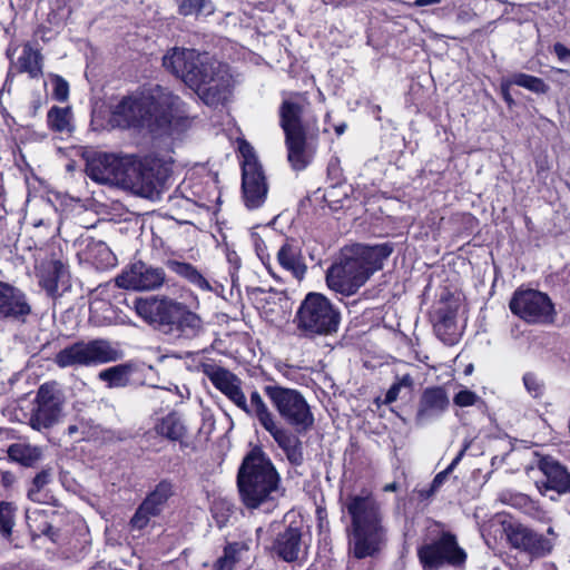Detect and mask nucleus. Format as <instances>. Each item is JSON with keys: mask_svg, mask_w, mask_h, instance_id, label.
<instances>
[{"mask_svg": "<svg viewBox=\"0 0 570 570\" xmlns=\"http://www.w3.org/2000/svg\"><path fill=\"white\" fill-rule=\"evenodd\" d=\"M503 98H504V100H505L509 105H511V104L513 102V99L511 98V96H510L509 91H508V90H505L504 88H503Z\"/></svg>", "mask_w": 570, "mask_h": 570, "instance_id": "nucleus-51", "label": "nucleus"}, {"mask_svg": "<svg viewBox=\"0 0 570 570\" xmlns=\"http://www.w3.org/2000/svg\"><path fill=\"white\" fill-rule=\"evenodd\" d=\"M397 483L396 482H392V483H387L386 485H384L383 488V491L385 492H394L397 490Z\"/></svg>", "mask_w": 570, "mask_h": 570, "instance_id": "nucleus-48", "label": "nucleus"}, {"mask_svg": "<svg viewBox=\"0 0 570 570\" xmlns=\"http://www.w3.org/2000/svg\"><path fill=\"white\" fill-rule=\"evenodd\" d=\"M340 320V313L335 311L328 299L323 296V334L336 332Z\"/></svg>", "mask_w": 570, "mask_h": 570, "instance_id": "nucleus-40", "label": "nucleus"}, {"mask_svg": "<svg viewBox=\"0 0 570 570\" xmlns=\"http://www.w3.org/2000/svg\"><path fill=\"white\" fill-rule=\"evenodd\" d=\"M14 66L19 72H26L30 78H39L42 76V55L28 42L23 45Z\"/></svg>", "mask_w": 570, "mask_h": 570, "instance_id": "nucleus-29", "label": "nucleus"}, {"mask_svg": "<svg viewBox=\"0 0 570 570\" xmlns=\"http://www.w3.org/2000/svg\"><path fill=\"white\" fill-rule=\"evenodd\" d=\"M392 253L387 244L365 246L355 244L342 249L340 259L326 274L328 287L345 294H354L370 276L382 267Z\"/></svg>", "mask_w": 570, "mask_h": 570, "instance_id": "nucleus-4", "label": "nucleus"}, {"mask_svg": "<svg viewBox=\"0 0 570 570\" xmlns=\"http://www.w3.org/2000/svg\"><path fill=\"white\" fill-rule=\"evenodd\" d=\"M173 494V482L161 480L137 508L129 522L131 529L138 531L145 529L151 518L158 517L163 512L167 501Z\"/></svg>", "mask_w": 570, "mask_h": 570, "instance_id": "nucleus-18", "label": "nucleus"}, {"mask_svg": "<svg viewBox=\"0 0 570 570\" xmlns=\"http://www.w3.org/2000/svg\"><path fill=\"white\" fill-rule=\"evenodd\" d=\"M122 353L109 341L96 338L91 341H78L60 350L53 358L60 368L91 367L119 361Z\"/></svg>", "mask_w": 570, "mask_h": 570, "instance_id": "nucleus-9", "label": "nucleus"}, {"mask_svg": "<svg viewBox=\"0 0 570 570\" xmlns=\"http://www.w3.org/2000/svg\"><path fill=\"white\" fill-rule=\"evenodd\" d=\"M167 267L178 276L183 277L197 288L204 292H210L212 285L204 277V275L190 263L180 262L177 259H168L166 262Z\"/></svg>", "mask_w": 570, "mask_h": 570, "instance_id": "nucleus-28", "label": "nucleus"}, {"mask_svg": "<svg viewBox=\"0 0 570 570\" xmlns=\"http://www.w3.org/2000/svg\"><path fill=\"white\" fill-rule=\"evenodd\" d=\"M14 481V475L9 471H0L1 493L7 490Z\"/></svg>", "mask_w": 570, "mask_h": 570, "instance_id": "nucleus-45", "label": "nucleus"}, {"mask_svg": "<svg viewBox=\"0 0 570 570\" xmlns=\"http://www.w3.org/2000/svg\"><path fill=\"white\" fill-rule=\"evenodd\" d=\"M244 549V546L238 542L228 543L222 557L215 563L216 570H233L238 561V554Z\"/></svg>", "mask_w": 570, "mask_h": 570, "instance_id": "nucleus-37", "label": "nucleus"}, {"mask_svg": "<svg viewBox=\"0 0 570 570\" xmlns=\"http://www.w3.org/2000/svg\"><path fill=\"white\" fill-rule=\"evenodd\" d=\"M69 86L66 80L61 77H57L55 80L53 96L59 101H65L68 98Z\"/></svg>", "mask_w": 570, "mask_h": 570, "instance_id": "nucleus-44", "label": "nucleus"}, {"mask_svg": "<svg viewBox=\"0 0 570 570\" xmlns=\"http://www.w3.org/2000/svg\"><path fill=\"white\" fill-rule=\"evenodd\" d=\"M115 282L119 288L124 289L157 291L166 282V272L163 267L137 261L126 266Z\"/></svg>", "mask_w": 570, "mask_h": 570, "instance_id": "nucleus-16", "label": "nucleus"}, {"mask_svg": "<svg viewBox=\"0 0 570 570\" xmlns=\"http://www.w3.org/2000/svg\"><path fill=\"white\" fill-rule=\"evenodd\" d=\"M307 117L308 106L302 97L285 100L281 107V126L285 132L287 160L294 170L305 169L311 161L305 147Z\"/></svg>", "mask_w": 570, "mask_h": 570, "instance_id": "nucleus-8", "label": "nucleus"}, {"mask_svg": "<svg viewBox=\"0 0 570 570\" xmlns=\"http://www.w3.org/2000/svg\"><path fill=\"white\" fill-rule=\"evenodd\" d=\"M346 509L353 527L350 551L357 559L375 556L385 542L381 504L371 492L362 491L348 498Z\"/></svg>", "mask_w": 570, "mask_h": 570, "instance_id": "nucleus-5", "label": "nucleus"}, {"mask_svg": "<svg viewBox=\"0 0 570 570\" xmlns=\"http://www.w3.org/2000/svg\"><path fill=\"white\" fill-rule=\"evenodd\" d=\"M51 474L49 470H42L32 480V484L28 490V498L37 503H47L50 499L46 491V485L50 482Z\"/></svg>", "mask_w": 570, "mask_h": 570, "instance_id": "nucleus-34", "label": "nucleus"}, {"mask_svg": "<svg viewBox=\"0 0 570 570\" xmlns=\"http://www.w3.org/2000/svg\"><path fill=\"white\" fill-rule=\"evenodd\" d=\"M156 431L170 441H179L186 433L181 419L176 413H170L163 417L156 425Z\"/></svg>", "mask_w": 570, "mask_h": 570, "instance_id": "nucleus-32", "label": "nucleus"}, {"mask_svg": "<svg viewBox=\"0 0 570 570\" xmlns=\"http://www.w3.org/2000/svg\"><path fill=\"white\" fill-rule=\"evenodd\" d=\"M315 515L317 520H321V507H316L315 509Z\"/></svg>", "mask_w": 570, "mask_h": 570, "instance_id": "nucleus-55", "label": "nucleus"}, {"mask_svg": "<svg viewBox=\"0 0 570 570\" xmlns=\"http://www.w3.org/2000/svg\"><path fill=\"white\" fill-rule=\"evenodd\" d=\"M163 66L208 106L223 104L230 94L233 78L228 66L207 52L173 48L164 56Z\"/></svg>", "mask_w": 570, "mask_h": 570, "instance_id": "nucleus-1", "label": "nucleus"}, {"mask_svg": "<svg viewBox=\"0 0 570 570\" xmlns=\"http://www.w3.org/2000/svg\"><path fill=\"white\" fill-rule=\"evenodd\" d=\"M297 327L305 336L321 334V294L309 293L296 314Z\"/></svg>", "mask_w": 570, "mask_h": 570, "instance_id": "nucleus-23", "label": "nucleus"}, {"mask_svg": "<svg viewBox=\"0 0 570 570\" xmlns=\"http://www.w3.org/2000/svg\"><path fill=\"white\" fill-rule=\"evenodd\" d=\"M71 111L69 108L53 106L47 115V122L50 129L53 131H66L70 130Z\"/></svg>", "mask_w": 570, "mask_h": 570, "instance_id": "nucleus-35", "label": "nucleus"}, {"mask_svg": "<svg viewBox=\"0 0 570 570\" xmlns=\"http://www.w3.org/2000/svg\"><path fill=\"white\" fill-rule=\"evenodd\" d=\"M278 474L271 460L259 450H253L243 460L237 484L244 504L257 509L275 500L278 494Z\"/></svg>", "mask_w": 570, "mask_h": 570, "instance_id": "nucleus-6", "label": "nucleus"}, {"mask_svg": "<svg viewBox=\"0 0 570 570\" xmlns=\"http://www.w3.org/2000/svg\"><path fill=\"white\" fill-rule=\"evenodd\" d=\"M65 395L58 383L42 384L36 396V406L30 416V426L37 431L57 424L63 413Z\"/></svg>", "mask_w": 570, "mask_h": 570, "instance_id": "nucleus-13", "label": "nucleus"}, {"mask_svg": "<svg viewBox=\"0 0 570 570\" xmlns=\"http://www.w3.org/2000/svg\"><path fill=\"white\" fill-rule=\"evenodd\" d=\"M543 479L537 482L542 493L556 491L558 494L570 493V472L566 466L551 458H543L539 462Z\"/></svg>", "mask_w": 570, "mask_h": 570, "instance_id": "nucleus-21", "label": "nucleus"}, {"mask_svg": "<svg viewBox=\"0 0 570 570\" xmlns=\"http://www.w3.org/2000/svg\"><path fill=\"white\" fill-rule=\"evenodd\" d=\"M279 265L291 272L297 279H302L306 272L305 264L302 263L299 249L293 243L286 242L277 253Z\"/></svg>", "mask_w": 570, "mask_h": 570, "instance_id": "nucleus-27", "label": "nucleus"}, {"mask_svg": "<svg viewBox=\"0 0 570 570\" xmlns=\"http://www.w3.org/2000/svg\"><path fill=\"white\" fill-rule=\"evenodd\" d=\"M4 194L3 174L0 173V198Z\"/></svg>", "mask_w": 570, "mask_h": 570, "instance_id": "nucleus-53", "label": "nucleus"}, {"mask_svg": "<svg viewBox=\"0 0 570 570\" xmlns=\"http://www.w3.org/2000/svg\"><path fill=\"white\" fill-rule=\"evenodd\" d=\"M478 401L480 396L468 389L460 390L453 397V403L460 407L472 406Z\"/></svg>", "mask_w": 570, "mask_h": 570, "instance_id": "nucleus-42", "label": "nucleus"}, {"mask_svg": "<svg viewBox=\"0 0 570 570\" xmlns=\"http://www.w3.org/2000/svg\"><path fill=\"white\" fill-rule=\"evenodd\" d=\"M507 535L513 548L522 550L533 558L544 557L553 549L552 539L522 524L510 525Z\"/></svg>", "mask_w": 570, "mask_h": 570, "instance_id": "nucleus-19", "label": "nucleus"}, {"mask_svg": "<svg viewBox=\"0 0 570 570\" xmlns=\"http://www.w3.org/2000/svg\"><path fill=\"white\" fill-rule=\"evenodd\" d=\"M332 174L335 176V178H338L340 170L334 165L330 164L328 165V175H332Z\"/></svg>", "mask_w": 570, "mask_h": 570, "instance_id": "nucleus-50", "label": "nucleus"}, {"mask_svg": "<svg viewBox=\"0 0 570 570\" xmlns=\"http://www.w3.org/2000/svg\"><path fill=\"white\" fill-rule=\"evenodd\" d=\"M511 85L525 88L534 94H547L549 86L541 79L527 73H514L510 80Z\"/></svg>", "mask_w": 570, "mask_h": 570, "instance_id": "nucleus-36", "label": "nucleus"}, {"mask_svg": "<svg viewBox=\"0 0 570 570\" xmlns=\"http://www.w3.org/2000/svg\"><path fill=\"white\" fill-rule=\"evenodd\" d=\"M67 276L65 265L55 261L42 268L39 283L50 296H55L60 288V284L65 285Z\"/></svg>", "mask_w": 570, "mask_h": 570, "instance_id": "nucleus-26", "label": "nucleus"}, {"mask_svg": "<svg viewBox=\"0 0 570 570\" xmlns=\"http://www.w3.org/2000/svg\"><path fill=\"white\" fill-rule=\"evenodd\" d=\"M4 218L0 217V232L4 228Z\"/></svg>", "mask_w": 570, "mask_h": 570, "instance_id": "nucleus-56", "label": "nucleus"}, {"mask_svg": "<svg viewBox=\"0 0 570 570\" xmlns=\"http://www.w3.org/2000/svg\"><path fill=\"white\" fill-rule=\"evenodd\" d=\"M202 372L208 377L212 384L239 410L249 416L256 417L257 410L254 403V395L262 399L257 391L250 393V402L248 403L242 389L243 382L233 372L214 363H203Z\"/></svg>", "mask_w": 570, "mask_h": 570, "instance_id": "nucleus-12", "label": "nucleus"}, {"mask_svg": "<svg viewBox=\"0 0 570 570\" xmlns=\"http://www.w3.org/2000/svg\"><path fill=\"white\" fill-rule=\"evenodd\" d=\"M471 371H472V365H469V366L466 367V370H465V373H466V374H469V373H471Z\"/></svg>", "mask_w": 570, "mask_h": 570, "instance_id": "nucleus-58", "label": "nucleus"}, {"mask_svg": "<svg viewBox=\"0 0 570 570\" xmlns=\"http://www.w3.org/2000/svg\"><path fill=\"white\" fill-rule=\"evenodd\" d=\"M417 557L424 570H440L444 566L461 567L466 560L465 551L450 532H442L431 542L422 544Z\"/></svg>", "mask_w": 570, "mask_h": 570, "instance_id": "nucleus-10", "label": "nucleus"}, {"mask_svg": "<svg viewBox=\"0 0 570 570\" xmlns=\"http://www.w3.org/2000/svg\"><path fill=\"white\" fill-rule=\"evenodd\" d=\"M547 538L552 539L553 543L556 542L558 534L556 533L554 529L552 527L548 528L547 530Z\"/></svg>", "mask_w": 570, "mask_h": 570, "instance_id": "nucleus-49", "label": "nucleus"}, {"mask_svg": "<svg viewBox=\"0 0 570 570\" xmlns=\"http://www.w3.org/2000/svg\"><path fill=\"white\" fill-rule=\"evenodd\" d=\"M77 432H78V428H77V425H70V426L68 428V434H69V435H73V434H75V433H77Z\"/></svg>", "mask_w": 570, "mask_h": 570, "instance_id": "nucleus-54", "label": "nucleus"}, {"mask_svg": "<svg viewBox=\"0 0 570 570\" xmlns=\"http://www.w3.org/2000/svg\"><path fill=\"white\" fill-rule=\"evenodd\" d=\"M345 128H346V125L345 124H341L338 126H335V131H336L337 135H342L345 131Z\"/></svg>", "mask_w": 570, "mask_h": 570, "instance_id": "nucleus-52", "label": "nucleus"}, {"mask_svg": "<svg viewBox=\"0 0 570 570\" xmlns=\"http://www.w3.org/2000/svg\"><path fill=\"white\" fill-rule=\"evenodd\" d=\"M185 105L178 96L155 86L124 97L115 107L111 122L119 128H147L168 131L185 118Z\"/></svg>", "mask_w": 570, "mask_h": 570, "instance_id": "nucleus-2", "label": "nucleus"}, {"mask_svg": "<svg viewBox=\"0 0 570 570\" xmlns=\"http://www.w3.org/2000/svg\"><path fill=\"white\" fill-rule=\"evenodd\" d=\"M86 173L99 184L151 190L165 184L170 169L158 159L141 163L132 157L100 153L87 160Z\"/></svg>", "mask_w": 570, "mask_h": 570, "instance_id": "nucleus-3", "label": "nucleus"}, {"mask_svg": "<svg viewBox=\"0 0 570 570\" xmlns=\"http://www.w3.org/2000/svg\"><path fill=\"white\" fill-rule=\"evenodd\" d=\"M177 4L178 12L185 17H207L215 11L212 0H177Z\"/></svg>", "mask_w": 570, "mask_h": 570, "instance_id": "nucleus-33", "label": "nucleus"}, {"mask_svg": "<svg viewBox=\"0 0 570 570\" xmlns=\"http://www.w3.org/2000/svg\"><path fill=\"white\" fill-rule=\"evenodd\" d=\"M301 527V520L289 521L286 529L281 532L274 541V552L286 562H293L299 559L302 553Z\"/></svg>", "mask_w": 570, "mask_h": 570, "instance_id": "nucleus-24", "label": "nucleus"}, {"mask_svg": "<svg viewBox=\"0 0 570 570\" xmlns=\"http://www.w3.org/2000/svg\"><path fill=\"white\" fill-rule=\"evenodd\" d=\"M265 393L281 416L298 431L307 430L314 422L313 414L303 395L296 390L267 385Z\"/></svg>", "mask_w": 570, "mask_h": 570, "instance_id": "nucleus-11", "label": "nucleus"}, {"mask_svg": "<svg viewBox=\"0 0 570 570\" xmlns=\"http://www.w3.org/2000/svg\"><path fill=\"white\" fill-rule=\"evenodd\" d=\"M511 312L533 324H549L554 318V307L549 296L535 289L517 291L509 304Z\"/></svg>", "mask_w": 570, "mask_h": 570, "instance_id": "nucleus-15", "label": "nucleus"}, {"mask_svg": "<svg viewBox=\"0 0 570 570\" xmlns=\"http://www.w3.org/2000/svg\"><path fill=\"white\" fill-rule=\"evenodd\" d=\"M433 320L436 336L446 345L455 344L460 337L456 308L444 304L435 309Z\"/></svg>", "mask_w": 570, "mask_h": 570, "instance_id": "nucleus-25", "label": "nucleus"}, {"mask_svg": "<svg viewBox=\"0 0 570 570\" xmlns=\"http://www.w3.org/2000/svg\"><path fill=\"white\" fill-rule=\"evenodd\" d=\"M7 55H8L9 57H11V49H10V48L7 50Z\"/></svg>", "mask_w": 570, "mask_h": 570, "instance_id": "nucleus-60", "label": "nucleus"}, {"mask_svg": "<svg viewBox=\"0 0 570 570\" xmlns=\"http://www.w3.org/2000/svg\"><path fill=\"white\" fill-rule=\"evenodd\" d=\"M470 448V442H465V444L463 445L462 450L458 453V455L452 460V462L450 463V465L443 470L442 472L438 473L432 483H431V487H430V490L426 492V495L430 497V495H433L441 487L442 484L444 483V481L446 480L448 475L455 469V466L460 463V461L462 460V458L464 456L466 450Z\"/></svg>", "mask_w": 570, "mask_h": 570, "instance_id": "nucleus-39", "label": "nucleus"}, {"mask_svg": "<svg viewBox=\"0 0 570 570\" xmlns=\"http://www.w3.org/2000/svg\"><path fill=\"white\" fill-rule=\"evenodd\" d=\"M13 507L8 502H0V533L8 538L13 527Z\"/></svg>", "mask_w": 570, "mask_h": 570, "instance_id": "nucleus-41", "label": "nucleus"}, {"mask_svg": "<svg viewBox=\"0 0 570 570\" xmlns=\"http://www.w3.org/2000/svg\"><path fill=\"white\" fill-rule=\"evenodd\" d=\"M292 517H295V514L287 513V514L285 515V521H287V520H288L289 518H292Z\"/></svg>", "mask_w": 570, "mask_h": 570, "instance_id": "nucleus-57", "label": "nucleus"}, {"mask_svg": "<svg viewBox=\"0 0 570 570\" xmlns=\"http://www.w3.org/2000/svg\"><path fill=\"white\" fill-rule=\"evenodd\" d=\"M553 51L554 53L557 55V57L564 61L567 60L568 58H570V50L562 43L560 42H557L554 46H553Z\"/></svg>", "mask_w": 570, "mask_h": 570, "instance_id": "nucleus-46", "label": "nucleus"}, {"mask_svg": "<svg viewBox=\"0 0 570 570\" xmlns=\"http://www.w3.org/2000/svg\"><path fill=\"white\" fill-rule=\"evenodd\" d=\"M132 367L128 364H119L99 372L100 381L106 382L109 389L125 387L129 384Z\"/></svg>", "mask_w": 570, "mask_h": 570, "instance_id": "nucleus-31", "label": "nucleus"}, {"mask_svg": "<svg viewBox=\"0 0 570 570\" xmlns=\"http://www.w3.org/2000/svg\"><path fill=\"white\" fill-rule=\"evenodd\" d=\"M136 313L148 323L171 325L178 337L194 340L205 332L202 317L185 304L163 296L138 298L135 302Z\"/></svg>", "mask_w": 570, "mask_h": 570, "instance_id": "nucleus-7", "label": "nucleus"}, {"mask_svg": "<svg viewBox=\"0 0 570 570\" xmlns=\"http://www.w3.org/2000/svg\"><path fill=\"white\" fill-rule=\"evenodd\" d=\"M442 0H415L413 4L415 7H425L440 3Z\"/></svg>", "mask_w": 570, "mask_h": 570, "instance_id": "nucleus-47", "label": "nucleus"}, {"mask_svg": "<svg viewBox=\"0 0 570 570\" xmlns=\"http://www.w3.org/2000/svg\"><path fill=\"white\" fill-rule=\"evenodd\" d=\"M31 313L27 296L20 289L0 282V320L24 321Z\"/></svg>", "mask_w": 570, "mask_h": 570, "instance_id": "nucleus-22", "label": "nucleus"}, {"mask_svg": "<svg viewBox=\"0 0 570 570\" xmlns=\"http://www.w3.org/2000/svg\"><path fill=\"white\" fill-rule=\"evenodd\" d=\"M450 400L443 387H426L419 401L415 414L416 424L423 425L441 416L449 407Z\"/></svg>", "mask_w": 570, "mask_h": 570, "instance_id": "nucleus-20", "label": "nucleus"}, {"mask_svg": "<svg viewBox=\"0 0 570 570\" xmlns=\"http://www.w3.org/2000/svg\"><path fill=\"white\" fill-rule=\"evenodd\" d=\"M244 157L242 164V189L245 205L249 209L261 207L267 196L268 187L261 164L254 155L252 147L244 142L240 146Z\"/></svg>", "mask_w": 570, "mask_h": 570, "instance_id": "nucleus-14", "label": "nucleus"}, {"mask_svg": "<svg viewBox=\"0 0 570 570\" xmlns=\"http://www.w3.org/2000/svg\"><path fill=\"white\" fill-rule=\"evenodd\" d=\"M414 386V380L410 374H404L401 377H397L396 381L391 385L387 390L384 399L385 404H391L395 402L402 391H406V393H411Z\"/></svg>", "mask_w": 570, "mask_h": 570, "instance_id": "nucleus-38", "label": "nucleus"}, {"mask_svg": "<svg viewBox=\"0 0 570 570\" xmlns=\"http://www.w3.org/2000/svg\"><path fill=\"white\" fill-rule=\"evenodd\" d=\"M254 403L257 410V420L272 434L278 446L286 454L288 461L292 464H301L303 461V453L298 439L291 432L276 425L273 420V415L263 399H258L257 395H254Z\"/></svg>", "mask_w": 570, "mask_h": 570, "instance_id": "nucleus-17", "label": "nucleus"}, {"mask_svg": "<svg viewBox=\"0 0 570 570\" xmlns=\"http://www.w3.org/2000/svg\"><path fill=\"white\" fill-rule=\"evenodd\" d=\"M305 202H311V197H307L305 200H303L302 205H305Z\"/></svg>", "mask_w": 570, "mask_h": 570, "instance_id": "nucleus-59", "label": "nucleus"}, {"mask_svg": "<svg viewBox=\"0 0 570 570\" xmlns=\"http://www.w3.org/2000/svg\"><path fill=\"white\" fill-rule=\"evenodd\" d=\"M7 454L10 460L24 466H32L41 459V449L24 443H16L8 448Z\"/></svg>", "mask_w": 570, "mask_h": 570, "instance_id": "nucleus-30", "label": "nucleus"}, {"mask_svg": "<svg viewBox=\"0 0 570 570\" xmlns=\"http://www.w3.org/2000/svg\"><path fill=\"white\" fill-rule=\"evenodd\" d=\"M523 383L525 389L530 394H532L534 397L539 396L542 392V384L538 380V377L532 373H527L523 376Z\"/></svg>", "mask_w": 570, "mask_h": 570, "instance_id": "nucleus-43", "label": "nucleus"}]
</instances>
